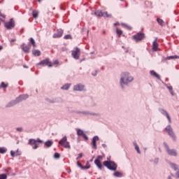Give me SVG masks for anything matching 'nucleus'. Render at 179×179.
I'll return each mask as SVG.
<instances>
[{"mask_svg": "<svg viewBox=\"0 0 179 179\" xmlns=\"http://www.w3.org/2000/svg\"><path fill=\"white\" fill-rule=\"evenodd\" d=\"M121 78H120V85L122 87L124 85H128V83H130V82H132L134 80V77L131 76L129 73H122L121 74Z\"/></svg>", "mask_w": 179, "mask_h": 179, "instance_id": "obj_1", "label": "nucleus"}, {"mask_svg": "<svg viewBox=\"0 0 179 179\" xmlns=\"http://www.w3.org/2000/svg\"><path fill=\"white\" fill-rule=\"evenodd\" d=\"M26 99H29V95H27V94L20 95L18 97L16 98V99L15 101L10 102L6 106V107H12V106H15V104H17V103H20V101L26 100Z\"/></svg>", "mask_w": 179, "mask_h": 179, "instance_id": "obj_2", "label": "nucleus"}, {"mask_svg": "<svg viewBox=\"0 0 179 179\" xmlns=\"http://www.w3.org/2000/svg\"><path fill=\"white\" fill-rule=\"evenodd\" d=\"M103 164L109 170H112L113 171H115V170H117V164L113 161H105L103 162Z\"/></svg>", "mask_w": 179, "mask_h": 179, "instance_id": "obj_3", "label": "nucleus"}, {"mask_svg": "<svg viewBox=\"0 0 179 179\" xmlns=\"http://www.w3.org/2000/svg\"><path fill=\"white\" fill-rule=\"evenodd\" d=\"M37 143H43V141L41 140L40 138H37L36 140L30 138L28 143V144L30 145V146H34L33 149L34 150L38 148V145Z\"/></svg>", "mask_w": 179, "mask_h": 179, "instance_id": "obj_4", "label": "nucleus"}, {"mask_svg": "<svg viewBox=\"0 0 179 179\" xmlns=\"http://www.w3.org/2000/svg\"><path fill=\"white\" fill-rule=\"evenodd\" d=\"M59 145H61L65 149H71V145L68 142V138L66 136H64L59 141Z\"/></svg>", "mask_w": 179, "mask_h": 179, "instance_id": "obj_5", "label": "nucleus"}, {"mask_svg": "<svg viewBox=\"0 0 179 179\" xmlns=\"http://www.w3.org/2000/svg\"><path fill=\"white\" fill-rule=\"evenodd\" d=\"M164 145L166 150V153H168L169 156H177V150H176L175 149H170V147H169V145H167L166 143H164Z\"/></svg>", "mask_w": 179, "mask_h": 179, "instance_id": "obj_6", "label": "nucleus"}, {"mask_svg": "<svg viewBox=\"0 0 179 179\" xmlns=\"http://www.w3.org/2000/svg\"><path fill=\"white\" fill-rule=\"evenodd\" d=\"M103 160V156L99 155L96 159L94 160V164L98 167L99 170L103 169V164H101V161Z\"/></svg>", "mask_w": 179, "mask_h": 179, "instance_id": "obj_7", "label": "nucleus"}, {"mask_svg": "<svg viewBox=\"0 0 179 179\" xmlns=\"http://www.w3.org/2000/svg\"><path fill=\"white\" fill-rule=\"evenodd\" d=\"M38 65H41L42 66H49V68H51L54 64H52V62L50 61V59L48 58L43 59L42 61H41Z\"/></svg>", "mask_w": 179, "mask_h": 179, "instance_id": "obj_8", "label": "nucleus"}, {"mask_svg": "<svg viewBox=\"0 0 179 179\" xmlns=\"http://www.w3.org/2000/svg\"><path fill=\"white\" fill-rule=\"evenodd\" d=\"M145 34L142 32H138L136 35L132 36V39L135 41H142L145 38Z\"/></svg>", "mask_w": 179, "mask_h": 179, "instance_id": "obj_9", "label": "nucleus"}, {"mask_svg": "<svg viewBox=\"0 0 179 179\" xmlns=\"http://www.w3.org/2000/svg\"><path fill=\"white\" fill-rule=\"evenodd\" d=\"M71 55L74 59H79L80 57V49L76 48L74 50L71 51Z\"/></svg>", "mask_w": 179, "mask_h": 179, "instance_id": "obj_10", "label": "nucleus"}, {"mask_svg": "<svg viewBox=\"0 0 179 179\" xmlns=\"http://www.w3.org/2000/svg\"><path fill=\"white\" fill-rule=\"evenodd\" d=\"M4 26L7 30H10L15 27V21L11 18L9 22L4 23Z\"/></svg>", "mask_w": 179, "mask_h": 179, "instance_id": "obj_11", "label": "nucleus"}, {"mask_svg": "<svg viewBox=\"0 0 179 179\" xmlns=\"http://www.w3.org/2000/svg\"><path fill=\"white\" fill-rule=\"evenodd\" d=\"M30 48H31V45L30 44L29 45H26L24 43H22L21 45V49L22 50V51H24V52H25L26 54H28V52H30Z\"/></svg>", "mask_w": 179, "mask_h": 179, "instance_id": "obj_12", "label": "nucleus"}, {"mask_svg": "<svg viewBox=\"0 0 179 179\" xmlns=\"http://www.w3.org/2000/svg\"><path fill=\"white\" fill-rule=\"evenodd\" d=\"M166 131L173 138V141H176V134H174V132L173 131V129L171 128V126H167L166 127Z\"/></svg>", "mask_w": 179, "mask_h": 179, "instance_id": "obj_13", "label": "nucleus"}, {"mask_svg": "<svg viewBox=\"0 0 179 179\" xmlns=\"http://www.w3.org/2000/svg\"><path fill=\"white\" fill-rule=\"evenodd\" d=\"M97 141H99V136H94L92 141V145L93 149H97V145H96Z\"/></svg>", "mask_w": 179, "mask_h": 179, "instance_id": "obj_14", "label": "nucleus"}, {"mask_svg": "<svg viewBox=\"0 0 179 179\" xmlns=\"http://www.w3.org/2000/svg\"><path fill=\"white\" fill-rule=\"evenodd\" d=\"M152 50L153 51L159 50V43H157V38H155V41L152 42Z\"/></svg>", "mask_w": 179, "mask_h": 179, "instance_id": "obj_15", "label": "nucleus"}, {"mask_svg": "<svg viewBox=\"0 0 179 179\" xmlns=\"http://www.w3.org/2000/svg\"><path fill=\"white\" fill-rule=\"evenodd\" d=\"M63 34H64V31L62 29H59L57 31V34H55L53 35V38H59V37H62Z\"/></svg>", "mask_w": 179, "mask_h": 179, "instance_id": "obj_16", "label": "nucleus"}, {"mask_svg": "<svg viewBox=\"0 0 179 179\" xmlns=\"http://www.w3.org/2000/svg\"><path fill=\"white\" fill-rule=\"evenodd\" d=\"M83 89H85V85H75L73 87V90H76V92H82V90H83Z\"/></svg>", "mask_w": 179, "mask_h": 179, "instance_id": "obj_17", "label": "nucleus"}, {"mask_svg": "<svg viewBox=\"0 0 179 179\" xmlns=\"http://www.w3.org/2000/svg\"><path fill=\"white\" fill-rule=\"evenodd\" d=\"M161 113H162V114H163V115H166V117L169 120V122H171V118L170 117V115H169L167 111H166L164 110H162Z\"/></svg>", "mask_w": 179, "mask_h": 179, "instance_id": "obj_18", "label": "nucleus"}, {"mask_svg": "<svg viewBox=\"0 0 179 179\" xmlns=\"http://www.w3.org/2000/svg\"><path fill=\"white\" fill-rule=\"evenodd\" d=\"M32 54L33 55H34V57H40L41 55V52L40 50H34L32 51Z\"/></svg>", "mask_w": 179, "mask_h": 179, "instance_id": "obj_19", "label": "nucleus"}, {"mask_svg": "<svg viewBox=\"0 0 179 179\" xmlns=\"http://www.w3.org/2000/svg\"><path fill=\"white\" fill-rule=\"evenodd\" d=\"M150 75H152V76H155V78H157V79H160V76L155 71H151Z\"/></svg>", "mask_w": 179, "mask_h": 179, "instance_id": "obj_20", "label": "nucleus"}, {"mask_svg": "<svg viewBox=\"0 0 179 179\" xmlns=\"http://www.w3.org/2000/svg\"><path fill=\"white\" fill-rule=\"evenodd\" d=\"M52 143H53L52 141L49 140L45 143V146L46 148H51V146H52Z\"/></svg>", "mask_w": 179, "mask_h": 179, "instance_id": "obj_21", "label": "nucleus"}, {"mask_svg": "<svg viewBox=\"0 0 179 179\" xmlns=\"http://www.w3.org/2000/svg\"><path fill=\"white\" fill-rule=\"evenodd\" d=\"M177 58L179 59V56L174 55V56H169L164 59V61H167L169 59H177Z\"/></svg>", "mask_w": 179, "mask_h": 179, "instance_id": "obj_22", "label": "nucleus"}, {"mask_svg": "<svg viewBox=\"0 0 179 179\" xmlns=\"http://www.w3.org/2000/svg\"><path fill=\"white\" fill-rule=\"evenodd\" d=\"M29 43L31 44V45L34 47V48H36V41L33 38H30L29 39Z\"/></svg>", "mask_w": 179, "mask_h": 179, "instance_id": "obj_23", "label": "nucleus"}, {"mask_svg": "<svg viewBox=\"0 0 179 179\" xmlns=\"http://www.w3.org/2000/svg\"><path fill=\"white\" fill-rule=\"evenodd\" d=\"M88 169H90V163L89 161L87 162L86 166L82 167L81 170H88Z\"/></svg>", "mask_w": 179, "mask_h": 179, "instance_id": "obj_24", "label": "nucleus"}, {"mask_svg": "<svg viewBox=\"0 0 179 179\" xmlns=\"http://www.w3.org/2000/svg\"><path fill=\"white\" fill-rule=\"evenodd\" d=\"M111 14H108L107 11L102 12V17H111Z\"/></svg>", "mask_w": 179, "mask_h": 179, "instance_id": "obj_25", "label": "nucleus"}, {"mask_svg": "<svg viewBox=\"0 0 179 179\" xmlns=\"http://www.w3.org/2000/svg\"><path fill=\"white\" fill-rule=\"evenodd\" d=\"M69 87H71V85L70 84H65L64 85H63L61 89L62 90H68V89H69Z\"/></svg>", "mask_w": 179, "mask_h": 179, "instance_id": "obj_26", "label": "nucleus"}, {"mask_svg": "<svg viewBox=\"0 0 179 179\" xmlns=\"http://www.w3.org/2000/svg\"><path fill=\"white\" fill-rule=\"evenodd\" d=\"M32 16H33V17H34V19H37V17H38V12L37 10H34L32 12Z\"/></svg>", "mask_w": 179, "mask_h": 179, "instance_id": "obj_27", "label": "nucleus"}, {"mask_svg": "<svg viewBox=\"0 0 179 179\" xmlns=\"http://www.w3.org/2000/svg\"><path fill=\"white\" fill-rule=\"evenodd\" d=\"M84 134L85 133L83 131L82 129H77V135L78 136H83Z\"/></svg>", "mask_w": 179, "mask_h": 179, "instance_id": "obj_28", "label": "nucleus"}, {"mask_svg": "<svg viewBox=\"0 0 179 179\" xmlns=\"http://www.w3.org/2000/svg\"><path fill=\"white\" fill-rule=\"evenodd\" d=\"M157 22L160 24V26H164V21H163V20L157 18Z\"/></svg>", "mask_w": 179, "mask_h": 179, "instance_id": "obj_29", "label": "nucleus"}, {"mask_svg": "<svg viewBox=\"0 0 179 179\" xmlns=\"http://www.w3.org/2000/svg\"><path fill=\"white\" fill-rule=\"evenodd\" d=\"M114 176H115V177H122V176H124V175L121 172L116 171L114 173Z\"/></svg>", "mask_w": 179, "mask_h": 179, "instance_id": "obj_30", "label": "nucleus"}, {"mask_svg": "<svg viewBox=\"0 0 179 179\" xmlns=\"http://www.w3.org/2000/svg\"><path fill=\"white\" fill-rule=\"evenodd\" d=\"M96 16H99V17H101L103 16V12L100 10L95 11Z\"/></svg>", "mask_w": 179, "mask_h": 179, "instance_id": "obj_31", "label": "nucleus"}, {"mask_svg": "<svg viewBox=\"0 0 179 179\" xmlns=\"http://www.w3.org/2000/svg\"><path fill=\"white\" fill-rule=\"evenodd\" d=\"M116 33L119 36V37H121V35L122 34L123 31H122V30L117 28L116 29Z\"/></svg>", "mask_w": 179, "mask_h": 179, "instance_id": "obj_32", "label": "nucleus"}, {"mask_svg": "<svg viewBox=\"0 0 179 179\" xmlns=\"http://www.w3.org/2000/svg\"><path fill=\"white\" fill-rule=\"evenodd\" d=\"M134 145L135 146V149H136V152L138 154H141V150H139V146H138V144H136V143H134Z\"/></svg>", "mask_w": 179, "mask_h": 179, "instance_id": "obj_33", "label": "nucleus"}, {"mask_svg": "<svg viewBox=\"0 0 179 179\" xmlns=\"http://www.w3.org/2000/svg\"><path fill=\"white\" fill-rule=\"evenodd\" d=\"M1 87H2L3 89H6V87H8V84H6L5 83L1 82Z\"/></svg>", "mask_w": 179, "mask_h": 179, "instance_id": "obj_34", "label": "nucleus"}, {"mask_svg": "<svg viewBox=\"0 0 179 179\" xmlns=\"http://www.w3.org/2000/svg\"><path fill=\"white\" fill-rule=\"evenodd\" d=\"M8 178V176L5 173L0 174V179H6Z\"/></svg>", "mask_w": 179, "mask_h": 179, "instance_id": "obj_35", "label": "nucleus"}, {"mask_svg": "<svg viewBox=\"0 0 179 179\" xmlns=\"http://www.w3.org/2000/svg\"><path fill=\"white\" fill-rule=\"evenodd\" d=\"M6 151H7L6 148H0V153H2V154L6 153Z\"/></svg>", "mask_w": 179, "mask_h": 179, "instance_id": "obj_36", "label": "nucleus"}, {"mask_svg": "<svg viewBox=\"0 0 179 179\" xmlns=\"http://www.w3.org/2000/svg\"><path fill=\"white\" fill-rule=\"evenodd\" d=\"M171 169H173V170H175V171H177L178 167H177V165H176V164H171Z\"/></svg>", "mask_w": 179, "mask_h": 179, "instance_id": "obj_37", "label": "nucleus"}, {"mask_svg": "<svg viewBox=\"0 0 179 179\" xmlns=\"http://www.w3.org/2000/svg\"><path fill=\"white\" fill-rule=\"evenodd\" d=\"M167 89H169L170 93L172 94V96L174 94L173 92V87L172 86H168Z\"/></svg>", "mask_w": 179, "mask_h": 179, "instance_id": "obj_38", "label": "nucleus"}, {"mask_svg": "<svg viewBox=\"0 0 179 179\" xmlns=\"http://www.w3.org/2000/svg\"><path fill=\"white\" fill-rule=\"evenodd\" d=\"M121 24L123 27H125L126 29H129V30H131V27H129V25H127L126 24L122 23Z\"/></svg>", "mask_w": 179, "mask_h": 179, "instance_id": "obj_39", "label": "nucleus"}, {"mask_svg": "<svg viewBox=\"0 0 179 179\" xmlns=\"http://www.w3.org/2000/svg\"><path fill=\"white\" fill-rule=\"evenodd\" d=\"M71 38H72V36L71 35H66L64 37V40H70Z\"/></svg>", "mask_w": 179, "mask_h": 179, "instance_id": "obj_40", "label": "nucleus"}, {"mask_svg": "<svg viewBox=\"0 0 179 179\" xmlns=\"http://www.w3.org/2000/svg\"><path fill=\"white\" fill-rule=\"evenodd\" d=\"M54 157H55V159H59V157H61V155H59V153H58V152H56V153H55V155H54Z\"/></svg>", "mask_w": 179, "mask_h": 179, "instance_id": "obj_41", "label": "nucleus"}, {"mask_svg": "<svg viewBox=\"0 0 179 179\" xmlns=\"http://www.w3.org/2000/svg\"><path fill=\"white\" fill-rule=\"evenodd\" d=\"M83 137L84 138V139H85V141H87L89 139V137H87V135H86L85 134L83 135Z\"/></svg>", "mask_w": 179, "mask_h": 179, "instance_id": "obj_42", "label": "nucleus"}, {"mask_svg": "<svg viewBox=\"0 0 179 179\" xmlns=\"http://www.w3.org/2000/svg\"><path fill=\"white\" fill-rule=\"evenodd\" d=\"M77 166H78L80 167V169H81L83 167V166H82V164H80V162H77Z\"/></svg>", "mask_w": 179, "mask_h": 179, "instance_id": "obj_43", "label": "nucleus"}, {"mask_svg": "<svg viewBox=\"0 0 179 179\" xmlns=\"http://www.w3.org/2000/svg\"><path fill=\"white\" fill-rule=\"evenodd\" d=\"M10 155L12 157H15V152L10 151Z\"/></svg>", "mask_w": 179, "mask_h": 179, "instance_id": "obj_44", "label": "nucleus"}, {"mask_svg": "<svg viewBox=\"0 0 179 179\" xmlns=\"http://www.w3.org/2000/svg\"><path fill=\"white\" fill-rule=\"evenodd\" d=\"M0 16H1V17H6L5 14L2 13V12H1V11H0Z\"/></svg>", "mask_w": 179, "mask_h": 179, "instance_id": "obj_45", "label": "nucleus"}, {"mask_svg": "<svg viewBox=\"0 0 179 179\" xmlns=\"http://www.w3.org/2000/svg\"><path fill=\"white\" fill-rule=\"evenodd\" d=\"M83 157V155H82V153H80V154L78 155V157H77V159H81V157Z\"/></svg>", "mask_w": 179, "mask_h": 179, "instance_id": "obj_46", "label": "nucleus"}, {"mask_svg": "<svg viewBox=\"0 0 179 179\" xmlns=\"http://www.w3.org/2000/svg\"><path fill=\"white\" fill-rule=\"evenodd\" d=\"M17 131L22 132V131H23V129H22V127H18V128H17Z\"/></svg>", "mask_w": 179, "mask_h": 179, "instance_id": "obj_47", "label": "nucleus"}, {"mask_svg": "<svg viewBox=\"0 0 179 179\" xmlns=\"http://www.w3.org/2000/svg\"><path fill=\"white\" fill-rule=\"evenodd\" d=\"M58 64H59V62H58V60H55V61L54 62V64H55V65H58Z\"/></svg>", "mask_w": 179, "mask_h": 179, "instance_id": "obj_48", "label": "nucleus"}, {"mask_svg": "<svg viewBox=\"0 0 179 179\" xmlns=\"http://www.w3.org/2000/svg\"><path fill=\"white\" fill-rule=\"evenodd\" d=\"M114 26H120V22H116L114 24Z\"/></svg>", "mask_w": 179, "mask_h": 179, "instance_id": "obj_49", "label": "nucleus"}, {"mask_svg": "<svg viewBox=\"0 0 179 179\" xmlns=\"http://www.w3.org/2000/svg\"><path fill=\"white\" fill-rule=\"evenodd\" d=\"M10 41L11 43H15V41H16V39H12Z\"/></svg>", "mask_w": 179, "mask_h": 179, "instance_id": "obj_50", "label": "nucleus"}, {"mask_svg": "<svg viewBox=\"0 0 179 179\" xmlns=\"http://www.w3.org/2000/svg\"><path fill=\"white\" fill-rule=\"evenodd\" d=\"M176 176H178V178H179V171H178V172L176 173Z\"/></svg>", "mask_w": 179, "mask_h": 179, "instance_id": "obj_51", "label": "nucleus"}, {"mask_svg": "<svg viewBox=\"0 0 179 179\" xmlns=\"http://www.w3.org/2000/svg\"><path fill=\"white\" fill-rule=\"evenodd\" d=\"M3 47L2 46H0V51L3 50Z\"/></svg>", "mask_w": 179, "mask_h": 179, "instance_id": "obj_52", "label": "nucleus"}, {"mask_svg": "<svg viewBox=\"0 0 179 179\" xmlns=\"http://www.w3.org/2000/svg\"><path fill=\"white\" fill-rule=\"evenodd\" d=\"M39 3H41V0H37Z\"/></svg>", "mask_w": 179, "mask_h": 179, "instance_id": "obj_53", "label": "nucleus"}, {"mask_svg": "<svg viewBox=\"0 0 179 179\" xmlns=\"http://www.w3.org/2000/svg\"><path fill=\"white\" fill-rule=\"evenodd\" d=\"M169 179H171V177H169Z\"/></svg>", "mask_w": 179, "mask_h": 179, "instance_id": "obj_54", "label": "nucleus"}, {"mask_svg": "<svg viewBox=\"0 0 179 179\" xmlns=\"http://www.w3.org/2000/svg\"><path fill=\"white\" fill-rule=\"evenodd\" d=\"M120 1H124V0H120Z\"/></svg>", "mask_w": 179, "mask_h": 179, "instance_id": "obj_55", "label": "nucleus"}]
</instances>
